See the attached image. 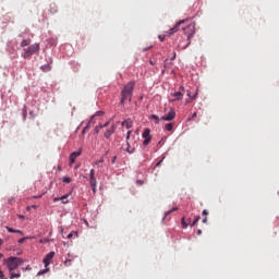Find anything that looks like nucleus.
<instances>
[{
    "label": "nucleus",
    "mask_w": 279,
    "mask_h": 279,
    "mask_svg": "<svg viewBox=\"0 0 279 279\" xmlns=\"http://www.w3.org/2000/svg\"><path fill=\"white\" fill-rule=\"evenodd\" d=\"M4 263L8 267L10 279L21 278V274L15 271L21 267V265H23V263H25L23 258L11 256L4 259Z\"/></svg>",
    "instance_id": "nucleus-1"
},
{
    "label": "nucleus",
    "mask_w": 279,
    "mask_h": 279,
    "mask_svg": "<svg viewBox=\"0 0 279 279\" xmlns=\"http://www.w3.org/2000/svg\"><path fill=\"white\" fill-rule=\"evenodd\" d=\"M134 86H136V82L131 81L129 82L123 89L121 90V100L120 104L123 106L125 101H132V95L134 93Z\"/></svg>",
    "instance_id": "nucleus-2"
},
{
    "label": "nucleus",
    "mask_w": 279,
    "mask_h": 279,
    "mask_svg": "<svg viewBox=\"0 0 279 279\" xmlns=\"http://www.w3.org/2000/svg\"><path fill=\"white\" fill-rule=\"evenodd\" d=\"M40 51V44H33L28 48L24 49L22 53V58L25 60H29L34 56V53H38Z\"/></svg>",
    "instance_id": "nucleus-3"
},
{
    "label": "nucleus",
    "mask_w": 279,
    "mask_h": 279,
    "mask_svg": "<svg viewBox=\"0 0 279 279\" xmlns=\"http://www.w3.org/2000/svg\"><path fill=\"white\" fill-rule=\"evenodd\" d=\"M181 28L183 29L185 36H187V45L185 46L189 47V45H191V38H193V36H195V24H185V26H181Z\"/></svg>",
    "instance_id": "nucleus-4"
},
{
    "label": "nucleus",
    "mask_w": 279,
    "mask_h": 279,
    "mask_svg": "<svg viewBox=\"0 0 279 279\" xmlns=\"http://www.w3.org/2000/svg\"><path fill=\"white\" fill-rule=\"evenodd\" d=\"M132 134V131H128L126 133V149L128 154H134L136 151V141L132 142L130 141V135Z\"/></svg>",
    "instance_id": "nucleus-5"
},
{
    "label": "nucleus",
    "mask_w": 279,
    "mask_h": 279,
    "mask_svg": "<svg viewBox=\"0 0 279 279\" xmlns=\"http://www.w3.org/2000/svg\"><path fill=\"white\" fill-rule=\"evenodd\" d=\"M184 23H186V20H181L179 21L174 27L170 28L168 32H166V35L168 36H173V34H175L177 32H180V28L182 27V25H184Z\"/></svg>",
    "instance_id": "nucleus-6"
},
{
    "label": "nucleus",
    "mask_w": 279,
    "mask_h": 279,
    "mask_svg": "<svg viewBox=\"0 0 279 279\" xmlns=\"http://www.w3.org/2000/svg\"><path fill=\"white\" fill-rule=\"evenodd\" d=\"M54 256H56V252H50V253H48V254L45 256V258H44V260H43L45 267H49V265H51V260H53V257H54Z\"/></svg>",
    "instance_id": "nucleus-7"
},
{
    "label": "nucleus",
    "mask_w": 279,
    "mask_h": 279,
    "mask_svg": "<svg viewBox=\"0 0 279 279\" xmlns=\"http://www.w3.org/2000/svg\"><path fill=\"white\" fill-rule=\"evenodd\" d=\"M175 119V110L171 109L167 116L161 118V121H173Z\"/></svg>",
    "instance_id": "nucleus-8"
},
{
    "label": "nucleus",
    "mask_w": 279,
    "mask_h": 279,
    "mask_svg": "<svg viewBox=\"0 0 279 279\" xmlns=\"http://www.w3.org/2000/svg\"><path fill=\"white\" fill-rule=\"evenodd\" d=\"M78 156H82V150L73 151L70 155V165H74V162L78 158Z\"/></svg>",
    "instance_id": "nucleus-9"
},
{
    "label": "nucleus",
    "mask_w": 279,
    "mask_h": 279,
    "mask_svg": "<svg viewBox=\"0 0 279 279\" xmlns=\"http://www.w3.org/2000/svg\"><path fill=\"white\" fill-rule=\"evenodd\" d=\"M117 132V125L112 124L109 130L105 132V138H110V136Z\"/></svg>",
    "instance_id": "nucleus-10"
},
{
    "label": "nucleus",
    "mask_w": 279,
    "mask_h": 279,
    "mask_svg": "<svg viewBox=\"0 0 279 279\" xmlns=\"http://www.w3.org/2000/svg\"><path fill=\"white\" fill-rule=\"evenodd\" d=\"M71 194H65V195H63L61 197H54L53 202H61L62 204H69V196Z\"/></svg>",
    "instance_id": "nucleus-11"
},
{
    "label": "nucleus",
    "mask_w": 279,
    "mask_h": 279,
    "mask_svg": "<svg viewBox=\"0 0 279 279\" xmlns=\"http://www.w3.org/2000/svg\"><path fill=\"white\" fill-rule=\"evenodd\" d=\"M122 125L124 128H126V130H130L132 129V125H134V122L132 121V119H125L123 122H122Z\"/></svg>",
    "instance_id": "nucleus-12"
},
{
    "label": "nucleus",
    "mask_w": 279,
    "mask_h": 279,
    "mask_svg": "<svg viewBox=\"0 0 279 279\" xmlns=\"http://www.w3.org/2000/svg\"><path fill=\"white\" fill-rule=\"evenodd\" d=\"M172 97H174V99H172V101H182V97H184V95L182 94V92H177V93L172 94Z\"/></svg>",
    "instance_id": "nucleus-13"
},
{
    "label": "nucleus",
    "mask_w": 279,
    "mask_h": 279,
    "mask_svg": "<svg viewBox=\"0 0 279 279\" xmlns=\"http://www.w3.org/2000/svg\"><path fill=\"white\" fill-rule=\"evenodd\" d=\"M150 134H151V130L145 129L142 136H143V138H151Z\"/></svg>",
    "instance_id": "nucleus-14"
},
{
    "label": "nucleus",
    "mask_w": 279,
    "mask_h": 279,
    "mask_svg": "<svg viewBox=\"0 0 279 279\" xmlns=\"http://www.w3.org/2000/svg\"><path fill=\"white\" fill-rule=\"evenodd\" d=\"M29 45H32V39H23L20 47H29Z\"/></svg>",
    "instance_id": "nucleus-15"
},
{
    "label": "nucleus",
    "mask_w": 279,
    "mask_h": 279,
    "mask_svg": "<svg viewBox=\"0 0 279 279\" xmlns=\"http://www.w3.org/2000/svg\"><path fill=\"white\" fill-rule=\"evenodd\" d=\"M5 229L10 233L21 234L23 236V231H21V230H14L13 228H10V227H5Z\"/></svg>",
    "instance_id": "nucleus-16"
},
{
    "label": "nucleus",
    "mask_w": 279,
    "mask_h": 279,
    "mask_svg": "<svg viewBox=\"0 0 279 279\" xmlns=\"http://www.w3.org/2000/svg\"><path fill=\"white\" fill-rule=\"evenodd\" d=\"M173 122L167 123L165 125V130H167V132H172L173 131Z\"/></svg>",
    "instance_id": "nucleus-17"
},
{
    "label": "nucleus",
    "mask_w": 279,
    "mask_h": 279,
    "mask_svg": "<svg viewBox=\"0 0 279 279\" xmlns=\"http://www.w3.org/2000/svg\"><path fill=\"white\" fill-rule=\"evenodd\" d=\"M90 186H97V179L95 177H89Z\"/></svg>",
    "instance_id": "nucleus-18"
},
{
    "label": "nucleus",
    "mask_w": 279,
    "mask_h": 279,
    "mask_svg": "<svg viewBox=\"0 0 279 279\" xmlns=\"http://www.w3.org/2000/svg\"><path fill=\"white\" fill-rule=\"evenodd\" d=\"M150 119L153 120V121H155V123L158 125V123H160V118H158V116H156V114H151L150 116Z\"/></svg>",
    "instance_id": "nucleus-19"
},
{
    "label": "nucleus",
    "mask_w": 279,
    "mask_h": 279,
    "mask_svg": "<svg viewBox=\"0 0 279 279\" xmlns=\"http://www.w3.org/2000/svg\"><path fill=\"white\" fill-rule=\"evenodd\" d=\"M202 219V217L197 216L194 221L191 223V228L197 226V222Z\"/></svg>",
    "instance_id": "nucleus-20"
},
{
    "label": "nucleus",
    "mask_w": 279,
    "mask_h": 279,
    "mask_svg": "<svg viewBox=\"0 0 279 279\" xmlns=\"http://www.w3.org/2000/svg\"><path fill=\"white\" fill-rule=\"evenodd\" d=\"M181 226H182V228H184V229L189 228V223L186 222V220H185L184 217L181 219Z\"/></svg>",
    "instance_id": "nucleus-21"
},
{
    "label": "nucleus",
    "mask_w": 279,
    "mask_h": 279,
    "mask_svg": "<svg viewBox=\"0 0 279 279\" xmlns=\"http://www.w3.org/2000/svg\"><path fill=\"white\" fill-rule=\"evenodd\" d=\"M175 210H178V207H174V208H172L171 210L166 211L165 218H166V217H169V215H171V213H175Z\"/></svg>",
    "instance_id": "nucleus-22"
},
{
    "label": "nucleus",
    "mask_w": 279,
    "mask_h": 279,
    "mask_svg": "<svg viewBox=\"0 0 279 279\" xmlns=\"http://www.w3.org/2000/svg\"><path fill=\"white\" fill-rule=\"evenodd\" d=\"M187 97H190V99H197V92L192 96L191 92H187Z\"/></svg>",
    "instance_id": "nucleus-23"
},
{
    "label": "nucleus",
    "mask_w": 279,
    "mask_h": 279,
    "mask_svg": "<svg viewBox=\"0 0 279 279\" xmlns=\"http://www.w3.org/2000/svg\"><path fill=\"white\" fill-rule=\"evenodd\" d=\"M151 143V137L150 138H145L143 142V145L146 147V145H149Z\"/></svg>",
    "instance_id": "nucleus-24"
},
{
    "label": "nucleus",
    "mask_w": 279,
    "mask_h": 279,
    "mask_svg": "<svg viewBox=\"0 0 279 279\" xmlns=\"http://www.w3.org/2000/svg\"><path fill=\"white\" fill-rule=\"evenodd\" d=\"M63 182H64L65 184H71V178L64 177V178H63Z\"/></svg>",
    "instance_id": "nucleus-25"
},
{
    "label": "nucleus",
    "mask_w": 279,
    "mask_h": 279,
    "mask_svg": "<svg viewBox=\"0 0 279 279\" xmlns=\"http://www.w3.org/2000/svg\"><path fill=\"white\" fill-rule=\"evenodd\" d=\"M110 125V121L106 122L105 124H99L100 129L108 128Z\"/></svg>",
    "instance_id": "nucleus-26"
},
{
    "label": "nucleus",
    "mask_w": 279,
    "mask_h": 279,
    "mask_svg": "<svg viewBox=\"0 0 279 279\" xmlns=\"http://www.w3.org/2000/svg\"><path fill=\"white\" fill-rule=\"evenodd\" d=\"M89 178H95V169H92V170L89 171Z\"/></svg>",
    "instance_id": "nucleus-27"
},
{
    "label": "nucleus",
    "mask_w": 279,
    "mask_h": 279,
    "mask_svg": "<svg viewBox=\"0 0 279 279\" xmlns=\"http://www.w3.org/2000/svg\"><path fill=\"white\" fill-rule=\"evenodd\" d=\"M22 271H32V267L27 266L26 268H22Z\"/></svg>",
    "instance_id": "nucleus-28"
},
{
    "label": "nucleus",
    "mask_w": 279,
    "mask_h": 279,
    "mask_svg": "<svg viewBox=\"0 0 279 279\" xmlns=\"http://www.w3.org/2000/svg\"><path fill=\"white\" fill-rule=\"evenodd\" d=\"M93 193H97V185H92Z\"/></svg>",
    "instance_id": "nucleus-29"
},
{
    "label": "nucleus",
    "mask_w": 279,
    "mask_h": 279,
    "mask_svg": "<svg viewBox=\"0 0 279 279\" xmlns=\"http://www.w3.org/2000/svg\"><path fill=\"white\" fill-rule=\"evenodd\" d=\"M158 38L161 43L165 41V35H159Z\"/></svg>",
    "instance_id": "nucleus-30"
},
{
    "label": "nucleus",
    "mask_w": 279,
    "mask_h": 279,
    "mask_svg": "<svg viewBox=\"0 0 279 279\" xmlns=\"http://www.w3.org/2000/svg\"><path fill=\"white\" fill-rule=\"evenodd\" d=\"M64 265H66V267H69V266L71 265V259H66V260L64 262Z\"/></svg>",
    "instance_id": "nucleus-31"
},
{
    "label": "nucleus",
    "mask_w": 279,
    "mask_h": 279,
    "mask_svg": "<svg viewBox=\"0 0 279 279\" xmlns=\"http://www.w3.org/2000/svg\"><path fill=\"white\" fill-rule=\"evenodd\" d=\"M101 130V128H99V125L98 126H96L95 128V132H96V134H99V131Z\"/></svg>",
    "instance_id": "nucleus-32"
},
{
    "label": "nucleus",
    "mask_w": 279,
    "mask_h": 279,
    "mask_svg": "<svg viewBox=\"0 0 279 279\" xmlns=\"http://www.w3.org/2000/svg\"><path fill=\"white\" fill-rule=\"evenodd\" d=\"M41 69L45 71H49L51 68H49V65H46V66H41Z\"/></svg>",
    "instance_id": "nucleus-33"
},
{
    "label": "nucleus",
    "mask_w": 279,
    "mask_h": 279,
    "mask_svg": "<svg viewBox=\"0 0 279 279\" xmlns=\"http://www.w3.org/2000/svg\"><path fill=\"white\" fill-rule=\"evenodd\" d=\"M207 215H208V210L204 209V210H203V216H204V217H207Z\"/></svg>",
    "instance_id": "nucleus-34"
},
{
    "label": "nucleus",
    "mask_w": 279,
    "mask_h": 279,
    "mask_svg": "<svg viewBox=\"0 0 279 279\" xmlns=\"http://www.w3.org/2000/svg\"><path fill=\"white\" fill-rule=\"evenodd\" d=\"M203 223H208V217H204V219H203Z\"/></svg>",
    "instance_id": "nucleus-35"
},
{
    "label": "nucleus",
    "mask_w": 279,
    "mask_h": 279,
    "mask_svg": "<svg viewBox=\"0 0 279 279\" xmlns=\"http://www.w3.org/2000/svg\"><path fill=\"white\" fill-rule=\"evenodd\" d=\"M0 278H1V279H4V278H5V275L1 271V269H0Z\"/></svg>",
    "instance_id": "nucleus-36"
},
{
    "label": "nucleus",
    "mask_w": 279,
    "mask_h": 279,
    "mask_svg": "<svg viewBox=\"0 0 279 279\" xmlns=\"http://www.w3.org/2000/svg\"><path fill=\"white\" fill-rule=\"evenodd\" d=\"M101 114H104V111H98V112L96 113L97 117H101Z\"/></svg>",
    "instance_id": "nucleus-37"
},
{
    "label": "nucleus",
    "mask_w": 279,
    "mask_h": 279,
    "mask_svg": "<svg viewBox=\"0 0 279 279\" xmlns=\"http://www.w3.org/2000/svg\"><path fill=\"white\" fill-rule=\"evenodd\" d=\"M136 182H137V184H140V186H143V184H144V182L141 180H137Z\"/></svg>",
    "instance_id": "nucleus-38"
},
{
    "label": "nucleus",
    "mask_w": 279,
    "mask_h": 279,
    "mask_svg": "<svg viewBox=\"0 0 279 279\" xmlns=\"http://www.w3.org/2000/svg\"><path fill=\"white\" fill-rule=\"evenodd\" d=\"M86 130H88V126H85L84 130L82 131V134L86 133Z\"/></svg>",
    "instance_id": "nucleus-39"
},
{
    "label": "nucleus",
    "mask_w": 279,
    "mask_h": 279,
    "mask_svg": "<svg viewBox=\"0 0 279 279\" xmlns=\"http://www.w3.org/2000/svg\"><path fill=\"white\" fill-rule=\"evenodd\" d=\"M25 242V238H22L19 240V243H24Z\"/></svg>",
    "instance_id": "nucleus-40"
},
{
    "label": "nucleus",
    "mask_w": 279,
    "mask_h": 279,
    "mask_svg": "<svg viewBox=\"0 0 279 279\" xmlns=\"http://www.w3.org/2000/svg\"><path fill=\"white\" fill-rule=\"evenodd\" d=\"M68 239H73V233H69Z\"/></svg>",
    "instance_id": "nucleus-41"
},
{
    "label": "nucleus",
    "mask_w": 279,
    "mask_h": 279,
    "mask_svg": "<svg viewBox=\"0 0 279 279\" xmlns=\"http://www.w3.org/2000/svg\"><path fill=\"white\" fill-rule=\"evenodd\" d=\"M195 117H197V112H194V113L192 114V119H195Z\"/></svg>",
    "instance_id": "nucleus-42"
},
{
    "label": "nucleus",
    "mask_w": 279,
    "mask_h": 279,
    "mask_svg": "<svg viewBox=\"0 0 279 279\" xmlns=\"http://www.w3.org/2000/svg\"><path fill=\"white\" fill-rule=\"evenodd\" d=\"M175 56H177L175 52H173V56H172V58L170 60H174Z\"/></svg>",
    "instance_id": "nucleus-43"
},
{
    "label": "nucleus",
    "mask_w": 279,
    "mask_h": 279,
    "mask_svg": "<svg viewBox=\"0 0 279 279\" xmlns=\"http://www.w3.org/2000/svg\"><path fill=\"white\" fill-rule=\"evenodd\" d=\"M19 218H20V219H25V216L20 215Z\"/></svg>",
    "instance_id": "nucleus-44"
},
{
    "label": "nucleus",
    "mask_w": 279,
    "mask_h": 279,
    "mask_svg": "<svg viewBox=\"0 0 279 279\" xmlns=\"http://www.w3.org/2000/svg\"><path fill=\"white\" fill-rule=\"evenodd\" d=\"M197 234L198 235L202 234V230L201 229L197 230Z\"/></svg>",
    "instance_id": "nucleus-45"
},
{
    "label": "nucleus",
    "mask_w": 279,
    "mask_h": 279,
    "mask_svg": "<svg viewBox=\"0 0 279 279\" xmlns=\"http://www.w3.org/2000/svg\"><path fill=\"white\" fill-rule=\"evenodd\" d=\"M149 64H151V66H154L155 63H154V61L150 60V61H149Z\"/></svg>",
    "instance_id": "nucleus-46"
},
{
    "label": "nucleus",
    "mask_w": 279,
    "mask_h": 279,
    "mask_svg": "<svg viewBox=\"0 0 279 279\" xmlns=\"http://www.w3.org/2000/svg\"><path fill=\"white\" fill-rule=\"evenodd\" d=\"M187 226H191V219H187Z\"/></svg>",
    "instance_id": "nucleus-47"
},
{
    "label": "nucleus",
    "mask_w": 279,
    "mask_h": 279,
    "mask_svg": "<svg viewBox=\"0 0 279 279\" xmlns=\"http://www.w3.org/2000/svg\"><path fill=\"white\" fill-rule=\"evenodd\" d=\"M45 272H46V271H39V272H38V276H40V275H43V274H45Z\"/></svg>",
    "instance_id": "nucleus-48"
},
{
    "label": "nucleus",
    "mask_w": 279,
    "mask_h": 279,
    "mask_svg": "<svg viewBox=\"0 0 279 279\" xmlns=\"http://www.w3.org/2000/svg\"><path fill=\"white\" fill-rule=\"evenodd\" d=\"M114 160H117V157H113V159H112V163H114Z\"/></svg>",
    "instance_id": "nucleus-49"
},
{
    "label": "nucleus",
    "mask_w": 279,
    "mask_h": 279,
    "mask_svg": "<svg viewBox=\"0 0 279 279\" xmlns=\"http://www.w3.org/2000/svg\"><path fill=\"white\" fill-rule=\"evenodd\" d=\"M32 208H35V209H36V208H38V206H36V205H33V206H32Z\"/></svg>",
    "instance_id": "nucleus-50"
},
{
    "label": "nucleus",
    "mask_w": 279,
    "mask_h": 279,
    "mask_svg": "<svg viewBox=\"0 0 279 279\" xmlns=\"http://www.w3.org/2000/svg\"><path fill=\"white\" fill-rule=\"evenodd\" d=\"M0 245H3V240L0 239Z\"/></svg>",
    "instance_id": "nucleus-51"
},
{
    "label": "nucleus",
    "mask_w": 279,
    "mask_h": 279,
    "mask_svg": "<svg viewBox=\"0 0 279 279\" xmlns=\"http://www.w3.org/2000/svg\"><path fill=\"white\" fill-rule=\"evenodd\" d=\"M26 210H32V207H27Z\"/></svg>",
    "instance_id": "nucleus-52"
},
{
    "label": "nucleus",
    "mask_w": 279,
    "mask_h": 279,
    "mask_svg": "<svg viewBox=\"0 0 279 279\" xmlns=\"http://www.w3.org/2000/svg\"><path fill=\"white\" fill-rule=\"evenodd\" d=\"M180 90H184V87L181 86V87H180Z\"/></svg>",
    "instance_id": "nucleus-53"
},
{
    "label": "nucleus",
    "mask_w": 279,
    "mask_h": 279,
    "mask_svg": "<svg viewBox=\"0 0 279 279\" xmlns=\"http://www.w3.org/2000/svg\"><path fill=\"white\" fill-rule=\"evenodd\" d=\"M0 258H3V254L0 253Z\"/></svg>",
    "instance_id": "nucleus-54"
},
{
    "label": "nucleus",
    "mask_w": 279,
    "mask_h": 279,
    "mask_svg": "<svg viewBox=\"0 0 279 279\" xmlns=\"http://www.w3.org/2000/svg\"><path fill=\"white\" fill-rule=\"evenodd\" d=\"M162 161H159L158 163H157V167L161 163Z\"/></svg>",
    "instance_id": "nucleus-55"
},
{
    "label": "nucleus",
    "mask_w": 279,
    "mask_h": 279,
    "mask_svg": "<svg viewBox=\"0 0 279 279\" xmlns=\"http://www.w3.org/2000/svg\"><path fill=\"white\" fill-rule=\"evenodd\" d=\"M14 198H11L9 202H12Z\"/></svg>",
    "instance_id": "nucleus-56"
}]
</instances>
